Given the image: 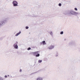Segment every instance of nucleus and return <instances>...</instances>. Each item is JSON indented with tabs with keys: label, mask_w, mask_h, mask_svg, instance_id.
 <instances>
[{
	"label": "nucleus",
	"mask_w": 80,
	"mask_h": 80,
	"mask_svg": "<svg viewBox=\"0 0 80 80\" xmlns=\"http://www.w3.org/2000/svg\"><path fill=\"white\" fill-rule=\"evenodd\" d=\"M27 50H31V48L30 47L28 48Z\"/></svg>",
	"instance_id": "a211bd4d"
},
{
	"label": "nucleus",
	"mask_w": 80,
	"mask_h": 80,
	"mask_svg": "<svg viewBox=\"0 0 80 80\" xmlns=\"http://www.w3.org/2000/svg\"><path fill=\"white\" fill-rule=\"evenodd\" d=\"M29 28L28 27V26H26V29H28V28Z\"/></svg>",
	"instance_id": "aec40b11"
},
{
	"label": "nucleus",
	"mask_w": 80,
	"mask_h": 80,
	"mask_svg": "<svg viewBox=\"0 0 80 80\" xmlns=\"http://www.w3.org/2000/svg\"><path fill=\"white\" fill-rule=\"evenodd\" d=\"M7 23V18H5L4 20L0 21V28L5 25Z\"/></svg>",
	"instance_id": "f257e3e1"
},
{
	"label": "nucleus",
	"mask_w": 80,
	"mask_h": 80,
	"mask_svg": "<svg viewBox=\"0 0 80 80\" xmlns=\"http://www.w3.org/2000/svg\"><path fill=\"white\" fill-rule=\"evenodd\" d=\"M12 3L13 7H18V3L17 1H13Z\"/></svg>",
	"instance_id": "7ed1b4c3"
},
{
	"label": "nucleus",
	"mask_w": 80,
	"mask_h": 80,
	"mask_svg": "<svg viewBox=\"0 0 80 80\" xmlns=\"http://www.w3.org/2000/svg\"><path fill=\"white\" fill-rule=\"evenodd\" d=\"M36 80H43V78L39 77Z\"/></svg>",
	"instance_id": "9b49d317"
},
{
	"label": "nucleus",
	"mask_w": 80,
	"mask_h": 80,
	"mask_svg": "<svg viewBox=\"0 0 80 80\" xmlns=\"http://www.w3.org/2000/svg\"><path fill=\"white\" fill-rule=\"evenodd\" d=\"M37 73V72H36L32 73Z\"/></svg>",
	"instance_id": "4be33fe9"
},
{
	"label": "nucleus",
	"mask_w": 80,
	"mask_h": 80,
	"mask_svg": "<svg viewBox=\"0 0 80 80\" xmlns=\"http://www.w3.org/2000/svg\"><path fill=\"white\" fill-rule=\"evenodd\" d=\"M60 34H61V35H62V34H63V31L61 32L60 33Z\"/></svg>",
	"instance_id": "4468645a"
},
{
	"label": "nucleus",
	"mask_w": 80,
	"mask_h": 80,
	"mask_svg": "<svg viewBox=\"0 0 80 80\" xmlns=\"http://www.w3.org/2000/svg\"><path fill=\"white\" fill-rule=\"evenodd\" d=\"M4 77L5 78H7V75H5Z\"/></svg>",
	"instance_id": "412c9836"
},
{
	"label": "nucleus",
	"mask_w": 80,
	"mask_h": 80,
	"mask_svg": "<svg viewBox=\"0 0 80 80\" xmlns=\"http://www.w3.org/2000/svg\"><path fill=\"white\" fill-rule=\"evenodd\" d=\"M69 13L71 15H77L80 14V13L77 12L73 10H70Z\"/></svg>",
	"instance_id": "f03ea898"
},
{
	"label": "nucleus",
	"mask_w": 80,
	"mask_h": 80,
	"mask_svg": "<svg viewBox=\"0 0 80 80\" xmlns=\"http://www.w3.org/2000/svg\"><path fill=\"white\" fill-rule=\"evenodd\" d=\"M17 43H18V42H17L16 43H15L14 44H13V47L14 48H15V49H17L18 48V45H17Z\"/></svg>",
	"instance_id": "39448f33"
},
{
	"label": "nucleus",
	"mask_w": 80,
	"mask_h": 80,
	"mask_svg": "<svg viewBox=\"0 0 80 80\" xmlns=\"http://www.w3.org/2000/svg\"><path fill=\"white\" fill-rule=\"evenodd\" d=\"M21 33H22L21 31H19V32H18V33H17L15 35V37H17V36H18V35H20V34H21Z\"/></svg>",
	"instance_id": "1a4fd4ad"
},
{
	"label": "nucleus",
	"mask_w": 80,
	"mask_h": 80,
	"mask_svg": "<svg viewBox=\"0 0 80 80\" xmlns=\"http://www.w3.org/2000/svg\"><path fill=\"white\" fill-rule=\"evenodd\" d=\"M54 46L51 45L48 48V49H49V50H52V49H53V48H54Z\"/></svg>",
	"instance_id": "423d86ee"
},
{
	"label": "nucleus",
	"mask_w": 80,
	"mask_h": 80,
	"mask_svg": "<svg viewBox=\"0 0 80 80\" xmlns=\"http://www.w3.org/2000/svg\"><path fill=\"white\" fill-rule=\"evenodd\" d=\"M4 80V78H3L2 77L0 78V80Z\"/></svg>",
	"instance_id": "2eb2a0df"
},
{
	"label": "nucleus",
	"mask_w": 80,
	"mask_h": 80,
	"mask_svg": "<svg viewBox=\"0 0 80 80\" xmlns=\"http://www.w3.org/2000/svg\"><path fill=\"white\" fill-rule=\"evenodd\" d=\"M38 63H42V60H39L38 61Z\"/></svg>",
	"instance_id": "ddd939ff"
},
{
	"label": "nucleus",
	"mask_w": 80,
	"mask_h": 80,
	"mask_svg": "<svg viewBox=\"0 0 80 80\" xmlns=\"http://www.w3.org/2000/svg\"><path fill=\"white\" fill-rule=\"evenodd\" d=\"M32 16L33 17H38V15L33 14Z\"/></svg>",
	"instance_id": "f8f14e48"
},
{
	"label": "nucleus",
	"mask_w": 80,
	"mask_h": 80,
	"mask_svg": "<svg viewBox=\"0 0 80 80\" xmlns=\"http://www.w3.org/2000/svg\"><path fill=\"white\" fill-rule=\"evenodd\" d=\"M20 72H22V69H21V70H20Z\"/></svg>",
	"instance_id": "5701e85b"
},
{
	"label": "nucleus",
	"mask_w": 80,
	"mask_h": 80,
	"mask_svg": "<svg viewBox=\"0 0 80 80\" xmlns=\"http://www.w3.org/2000/svg\"><path fill=\"white\" fill-rule=\"evenodd\" d=\"M74 10H75L76 11H77V10H78V9H77V8H74Z\"/></svg>",
	"instance_id": "dca6fc26"
},
{
	"label": "nucleus",
	"mask_w": 80,
	"mask_h": 80,
	"mask_svg": "<svg viewBox=\"0 0 80 80\" xmlns=\"http://www.w3.org/2000/svg\"><path fill=\"white\" fill-rule=\"evenodd\" d=\"M33 55L36 57H38L40 56V54L38 53V52H36L33 53Z\"/></svg>",
	"instance_id": "20e7f679"
},
{
	"label": "nucleus",
	"mask_w": 80,
	"mask_h": 80,
	"mask_svg": "<svg viewBox=\"0 0 80 80\" xmlns=\"http://www.w3.org/2000/svg\"><path fill=\"white\" fill-rule=\"evenodd\" d=\"M8 77H9V75H8Z\"/></svg>",
	"instance_id": "b1692460"
},
{
	"label": "nucleus",
	"mask_w": 80,
	"mask_h": 80,
	"mask_svg": "<svg viewBox=\"0 0 80 80\" xmlns=\"http://www.w3.org/2000/svg\"><path fill=\"white\" fill-rule=\"evenodd\" d=\"M74 44V42L73 41H71L69 43V45H72Z\"/></svg>",
	"instance_id": "9d476101"
},
{
	"label": "nucleus",
	"mask_w": 80,
	"mask_h": 80,
	"mask_svg": "<svg viewBox=\"0 0 80 80\" xmlns=\"http://www.w3.org/2000/svg\"><path fill=\"white\" fill-rule=\"evenodd\" d=\"M50 35H53V32H52L51 31V32H50Z\"/></svg>",
	"instance_id": "f3484780"
},
{
	"label": "nucleus",
	"mask_w": 80,
	"mask_h": 80,
	"mask_svg": "<svg viewBox=\"0 0 80 80\" xmlns=\"http://www.w3.org/2000/svg\"><path fill=\"white\" fill-rule=\"evenodd\" d=\"M47 45V43L45 42V41H43L42 42H40V45Z\"/></svg>",
	"instance_id": "0eeeda50"
},
{
	"label": "nucleus",
	"mask_w": 80,
	"mask_h": 80,
	"mask_svg": "<svg viewBox=\"0 0 80 80\" xmlns=\"http://www.w3.org/2000/svg\"><path fill=\"white\" fill-rule=\"evenodd\" d=\"M58 5L59 6V7H61V6H62V4H61V3H59L58 4Z\"/></svg>",
	"instance_id": "6ab92c4d"
},
{
	"label": "nucleus",
	"mask_w": 80,
	"mask_h": 80,
	"mask_svg": "<svg viewBox=\"0 0 80 80\" xmlns=\"http://www.w3.org/2000/svg\"><path fill=\"white\" fill-rule=\"evenodd\" d=\"M54 54L55 55V57H58V52H55L54 53Z\"/></svg>",
	"instance_id": "6e6552de"
}]
</instances>
